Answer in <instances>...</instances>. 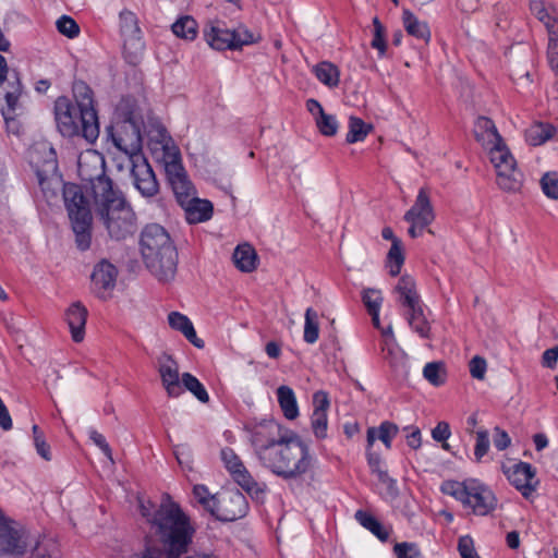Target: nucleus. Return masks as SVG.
Instances as JSON below:
<instances>
[{"instance_id": "5fc2aeb1", "label": "nucleus", "mask_w": 558, "mask_h": 558, "mask_svg": "<svg viewBox=\"0 0 558 558\" xmlns=\"http://www.w3.org/2000/svg\"><path fill=\"white\" fill-rule=\"evenodd\" d=\"M193 494L198 502L202 504L204 508L211 513L217 501V495L211 496L207 487L204 485H195L193 488Z\"/></svg>"}, {"instance_id": "f3484780", "label": "nucleus", "mask_w": 558, "mask_h": 558, "mask_svg": "<svg viewBox=\"0 0 558 558\" xmlns=\"http://www.w3.org/2000/svg\"><path fill=\"white\" fill-rule=\"evenodd\" d=\"M118 269L107 259H101L92 272V290L99 299H107L113 291L117 282Z\"/></svg>"}, {"instance_id": "20e7f679", "label": "nucleus", "mask_w": 558, "mask_h": 558, "mask_svg": "<svg viewBox=\"0 0 558 558\" xmlns=\"http://www.w3.org/2000/svg\"><path fill=\"white\" fill-rule=\"evenodd\" d=\"M140 248L145 266L159 281L167 282L174 278L178 253L162 226L147 225L141 232Z\"/></svg>"}, {"instance_id": "8fccbe9b", "label": "nucleus", "mask_w": 558, "mask_h": 558, "mask_svg": "<svg viewBox=\"0 0 558 558\" xmlns=\"http://www.w3.org/2000/svg\"><path fill=\"white\" fill-rule=\"evenodd\" d=\"M541 186L547 197L558 199V174L556 172L545 173L541 179Z\"/></svg>"}, {"instance_id": "7c9ffc66", "label": "nucleus", "mask_w": 558, "mask_h": 558, "mask_svg": "<svg viewBox=\"0 0 558 558\" xmlns=\"http://www.w3.org/2000/svg\"><path fill=\"white\" fill-rule=\"evenodd\" d=\"M233 262L241 271L251 272L257 266L256 251L247 243L240 244L234 250Z\"/></svg>"}, {"instance_id": "69168bd1", "label": "nucleus", "mask_w": 558, "mask_h": 558, "mask_svg": "<svg viewBox=\"0 0 558 558\" xmlns=\"http://www.w3.org/2000/svg\"><path fill=\"white\" fill-rule=\"evenodd\" d=\"M511 440L509 435L500 429L499 427L495 428V436H494V445L498 450H505L509 447Z\"/></svg>"}, {"instance_id": "13d9d810", "label": "nucleus", "mask_w": 558, "mask_h": 558, "mask_svg": "<svg viewBox=\"0 0 558 558\" xmlns=\"http://www.w3.org/2000/svg\"><path fill=\"white\" fill-rule=\"evenodd\" d=\"M458 551L461 558H480L475 550L474 542L469 535H464L459 538Z\"/></svg>"}, {"instance_id": "c85d7f7f", "label": "nucleus", "mask_w": 558, "mask_h": 558, "mask_svg": "<svg viewBox=\"0 0 558 558\" xmlns=\"http://www.w3.org/2000/svg\"><path fill=\"white\" fill-rule=\"evenodd\" d=\"M395 290L400 294L401 304L408 307V310L421 305L420 296L415 289V281L411 276L403 275L399 279Z\"/></svg>"}, {"instance_id": "ea45409f", "label": "nucleus", "mask_w": 558, "mask_h": 558, "mask_svg": "<svg viewBox=\"0 0 558 558\" xmlns=\"http://www.w3.org/2000/svg\"><path fill=\"white\" fill-rule=\"evenodd\" d=\"M314 73L317 80L324 85L332 88L339 84V70L338 68L328 61H323L314 68Z\"/></svg>"}, {"instance_id": "f704fd0d", "label": "nucleus", "mask_w": 558, "mask_h": 558, "mask_svg": "<svg viewBox=\"0 0 558 558\" xmlns=\"http://www.w3.org/2000/svg\"><path fill=\"white\" fill-rule=\"evenodd\" d=\"M277 398L283 415L288 420L299 416V408L293 390L288 386H280L277 389Z\"/></svg>"}, {"instance_id": "9d476101", "label": "nucleus", "mask_w": 558, "mask_h": 558, "mask_svg": "<svg viewBox=\"0 0 558 558\" xmlns=\"http://www.w3.org/2000/svg\"><path fill=\"white\" fill-rule=\"evenodd\" d=\"M207 44L216 50H236L255 43L254 35L244 26L228 29L219 19L208 20L203 29Z\"/></svg>"}, {"instance_id": "4d7b16f0", "label": "nucleus", "mask_w": 558, "mask_h": 558, "mask_svg": "<svg viewBox=\"0 0 558 558\" xmlns=\"http://www.w3.org/2000/svg\"><path fill=\"white\" fill-rule=\"evenodd\" d=\"M476 442L474 448V456L476 462H480L482 458L488 452L489 449V435L486 429H478L476 433Z\"/></svg>"}, {"instance_id": "864d4df0", "label": "nucleus", "mask_w": 558, "mask_h": 558, "mask_svg": "<svg viewBox=\"0 0 558 558\" xmlns=\"http://www.w3.org/2000/svg\"><path fill=\"white\" fill-rule=\"evenodd\" d=\"M32 429H33L34 446L36 448L37 453L46 461H50L51 460L50 446L46 442L44 433L39 429V427L37 425H34Z\"/></svg>"}, {"instance_id": "4c0bfd02", "label": "nucleus", "mask_w": 558, "mask_h": 558, "mask_svg": "<svg viewBox=\"0 0 558 558\" xmlns=\"http://www.w3.org/2000/svg\"><path fill=\"white\" fill-rule=\"evenodd\" d=\"M354 517L363 527L372 532L380 541L385 542L388 539L389 532L374 515L366 511L357 510Z\"/></svg>"}, {"instance_id": "774afa93", "label": "nucleus", "mask_w": 558, "mask_h": 558, "mask_svg": "<svg viewBox=\"0 0 558 558\" xmlns=\"http://www.w3.org/2000/svg\"><path fill=\"white\" fill-rule=\"evenodd\" d=\"M409 433L407 434V444L409 447L413 449H417L421 447V430L417 427H407L404 428Z\"/></svg>"}, {"instance_id": "052dcab7", "label": "nucleus", "mask_w": 558, "mask_h": 558, "mask_svg": "<svg viewBox=\"0 0 558 558\" xmlns=\"http://www.w3.org/2000/svg\"><path fill=\"white\" fill-rule=\"evenodd\" d=\"M393 551L398 558H416L420 556V549L414 543H397Z\"/></svg>"}, {"instance_id": "f257e3e1", "label": "nucleus", "mask_w": 558, "mask_h": 558, "mask_svg": "<svg viewBox=\"0 0 558 558\" xmlns=\"http://www.w3.org/2000/svg\"><path fill=\"white\" fill-rule=\"evenodd\" d=\"M140 510L142 515L156 527V533L165 546L163 549L157 546H147L144 558H180L187 551L194 529L177 504H162L150 515V507L140 501Z\"/></svg>"}, {"instance_id": "aec40b11", "label": "nucleus", "mask_w": 558, "mask_h": 558, "mask_svg": "<svg viewBox=\"0 0 558 558\" xmlns=\"http://www.w3.org/2000/svg\"><path fill=\"white\" fill-rule=\"evenodd\" d=\"M43 154L46 156V158L41 165H39L38 160L35 159L33 154L31 155V163L36 173L38 185L40 186L41 191L46 193L51 190L53 182H58V161L52 147L44 146Z\"/></svg>"}, {"instance_id": "e2e57ef3", "label": "nucleus", "mask_w": 558, "mask_h": 558, "mask_svg": "<svg viewBox=\"0 0 558 558\" xmlns=\"http://www.w3.org/2000/svg\"><path fill=\"white\" fill-rule=\"evenodd\" d=\"M89 439L104 452V454L112 461V451L104 435L96 429L90 428L88 432Z\"/></svg>"}, {"instance_id": "72a5a7b5", "label": "nucleus", "mask_w": 558, "mask_h": 558, "mask_svg": "<svg viewBox=\"0 0 558 558\" xmlns=\"http://www.w3.org/2000/svg\"><path fill=\"white\" fill-rule=\"evenodd\" d=\"M154 155L165 163L166 173L172 171V166L175 170H181L183 167L180 150L173 140L159 146V153Z\"/></svg>"}, {"instance_id": "680f3d73", "label": "nucleus", "mask_w": 558, "mask_h": 558, "mask_svg": "<svg viewBox=\"0 0 558 558\" xmlns=\"http://www.w3.org/2000/svg\"><path fill=\"white\" fill-rule=\"evenodd\" d=\"M469 367H470V373L473 378H476L480 380L484 379L486 368H487V363L484 357L475 355L470 361Z\"/></svg>"}, {"instance_id": "bf43d9fd", "label": "nucleus", "mask_w": 558, "mask_h": 558, "mask_svg": "<svg viewBox=\"0 0 558 558\" xmlns=\"http://www.w3.org/2000/svg\"><path fill=\"white\" fill-rule=\"evenodd\" d=\"M178 463L182 469L192 470V451L186 445H178L173 449Z\"/></svg>"}, {"instance_id": "3c124183", "label": "nucleus", "mask_w": 558, "mask_h": 558, "mask_svg": "<svg viewBox=\"0 0 558 558\" xmlns=\"http://www.w3.org/2000/svg\"><path fill=\"white\" fill-rule=\"evenodd\" d=\"M57 29L69 38H75L80 34L78 24L68 15H62L56 23Z\"/></svg>"}, {"instance_id": "4468645a", "label": "nucleus", "mask_w": 558, "mask_h": 558, "mask_svg": "<svg viewBox=\"0 0 558 558\" xmlns=\"http://www.w3.org/2000/svg\"><path fill=\"white\" fill-rule=\"evenodd\" d=\"M248 509L245 496L239 490H228L217 495L211 514L223 522H232L243 518Z\"/></svg>"}, {"instance_id": "423d86ee", "label": "nucleus", "mask_w": 558, "mask_h": 558, "mask_svg": "<svg viewBox=\"0 0 558 558\" xmlns=\"http://www.w3.org/2000/svg\"><path fill=\"white\" fill-rule=\"evenodd\" d=\"M94 210L111 240L123 241L137 229L136 215L118 189L96 198Z\"/></svg>"}, {"instance_id": "79ce46f5", "label": "nucleus", "mask_w": 558, "mask_h": 558, "mask_svg": "<svg viewBox=\"0 0 558 558\" xmlns=\"http://www.w3.org/2000/svg\"><path fill=\"white\" fill-rule=\"evenodd\" d=\"M319 338V316L318 313L308 307L304 314V332L303 339L306 343L313 344Z\"/></svg>"}, {"instance_id": "c9c22d12", "label": "nucleus", "mask_w": 558, "mask_h": 558, "mask_svg": "<svg viewBox=\"0 0 558 558\" xmlns=\"http://www.w3.org/2000/svg\"><path fill=\"white\" fill-rule=\"evenodd\" d=\"M407 319L412 330L421 338H430V326L422 305L408 310Z\"/></svg>"}, {"instance_id": "a19ab883", "label": "nucleus", "mask_w": 558, "mask_h": 558, "mask_svg": "<svg viewBox=\"0 0 558 558\" xmlns=\"http://www.w3.org/2000/svg\"><path fill=\"white\" fill-rule=\"evenodd\" d=\"M556 133L555 126L548 123H535L526 131V140L533 146L544 144Z\"/></svg>"}, {"instance_id": "49530a36", "label": "nucleus", "mask_w": 558, "mask_h": 558, "mask_svg": "<svg viewBox=\"0 0 558 558\" xmlns=\"http://www.w3.org/2000/svg\"><path fill=\"white\" fill-rule=\"evenodd\" d=\"M181 380L185 389L193 393L198 401L202 403H207L209 401V396L204 385L195 376L190 373H183Z\"/></svg>"}, {"instance_id": "c03bdc74", "label": "nucleus", "mask_w": 558, "mask_h": 558, "mask_svg": "<svg viewBox=\"0 0 558 558\" xmlns=\"http://www.w3.org/2000/svg\"><path fill=\"white\" fill-rule=\"evenodd\" d=\"M349 132L345 141L349 144L362 142L368 133L372 132L373 125L365 123L361 118L351 116L349 118Z\"/></svg>"}, {"instance_id": "f03ea898", "label": "nucleus", "mask_w": 558, "mask_h": 558, "mask_svg": "<svg viewBox=\"0 0 558 558\" xmlns=\"http://www.w3.org/2000/svg\"><path fill=\"white\" fill-rule=\"evenodd\" d=\"M73 93L75 104L68 97H59L54 102L57 128L65 137L82 136L94 143L99 136V123L93 92L84 82H76Z\"/></svg>"}, {"instance_id": "bb28decb", "label": "nucleus", "mask_w": 558, "mask_h": 558, "mask_svg": "<svg viewBox=\"0 0 558 558\" xmlns=\"http://www.w3.org/2000/svg\"><path fill=\"white\" fill-rule=\"evenodd\" d=\"M189 204H182L185 219L189 223H199L209 220L213 216V204L207 199H201L196 195L189 198Z\"/></svg>"}, {"instance_id": "5701e85b", "label": "nucleus", "mask_w": 558, "mask_h": 558, "mask_svg": "<svg viewBox=\"0 0 558 558\" xmlns=\"http://www.w3.org/2000/svg\"><path fill=\"white\" fill-rule=\"evenodd\" d=\"M26 548L24 532L12 527L8 521L0 518V554L23 555Z\"/></svg>"}, {"instance_id": "de8ad7c7", "label": "nucleus", "mask_w": 558, "mask_h": 558, "mask_svg": "<svg viewBox=\"0 0 558 558\" xmlns=\"http://www.w3.org/2000/svg\"><path fill=\"white\" fill-rule=\"evenodd\" d=\"M424 378L434 386H441L446 381V369L440 362L427 363L423 368Z\"/></svg>"}, {"instance_id": "393cba45", "label": "nucleus", "mask_w": 558, "mask_h": 558, "mask_svg": "<svg viewBox=\"0 0 558 558\" xmlns=\"http://www.w3.org/2000/svg\"><path fill=\"white\" fill-rule=\"evenodd\" d=\"M167 177L180 206L182 204H189V198L194 197L196 192L184 168L182 167L181 170H175V168L172 167V171L168 172Z\"/></svg>"}, {"instance_id": "2eb2a0df", "label": "nucleus", "mask_w": 558, "mask_h": 558, "mask_svg": "<svg viewBox=\"0 0 558 558\" xmlns=\"http://www.w3.org/2000/svg\"><path fill=\"white\" fill-rule=\"evenodd\" d=\"M131 163V177L140 194L150 199L159 193V183L155 172L144 155H135Z\"/></svg>"}, {"instance_id": "0eeeda50", "label": "nucleus", "mask_w": 558, "mask_h": 558, "mask_svg": "<svg viewBox=\"0 0 558 558\" xmlns=\"http://www.w3.org/2000/svg\"><path fill=\"white\" fill-rule=\"evenodd\" d=\"M440 492L460 501L475 515H488L497 508L498 500L494 492L476 478H468L463 482L444 481Z\"/></svg>"}, {"instance_id": "6e6552de", "label": "nucleus", "mask_w": 558, "mask_h": 558, "mask_svg": "<svg viewBox=\"0 0 558 558\" xmlns=\"http://www.w3.org/2000/svg\"><path fill=\"white\" fill-rule=\"evenodd\" d=\"M63 198L76 246L86 251L92 244L93 215L82 189L73 183L64 184Z\"/></svg>"}, {"instance_id": "a211bd4d", "label": "nucleus", "mask_w": 558, "mask_h": 558, "mask_svg": "<svg viewBox=\"0 0 558 558\" xmlns=\"http://www.w3.org/2000/svg\"><path fill=\"white\" fill-rule=\"evenodd\" d=\"M157 368L162 387L168 397H179L183 392V389L180 383L179 365L177 361L171 355L162 353L157 359Z\"/></svg>"}, {"instance_id": "6e6d98bb", "label": "nucleus", "mask_w": 558, "mask_h": 558, "mask_svg": "<svg viewBox=\"0 0 558 558\" xmlns=\"http://www.w3.org/2000/svg\"><path fill=\"white\" fill-rule=\"evenodd\" d=\"M373 25H374V37H373L371 45L374 49L378 50L379 56H384L386 52L385 27L380 23L378 17H374Z\"/></svg>"}, {"instance_id": "603ef678", "label": "nucleus", "mask_w": 558, "mask_h": 558, "mask_svg": "<svg viewBox=\"0 0 558 558\" xmlns=\"http://www.w3.org/2000/svg\"><path fill=\"white\" fill-rule=\"evenodd\" d=\"M362 301L367 312L380 310L383 303L381 292L373 288L364 289L362 292Z\"/></svg>"}, {"instance_id": "ddd939ff", "label": "nucleus", "mask_w": 558, "mask_h": 558, "mask_svg": "<svg viewBox=\"0 0 558 558\" xmlns=\"http://www.w3.org/2000/svg\"><path fill=\"white\" fill-rule=\"evenodd\" d=\"M8 80L5 90V102L7 108L2 109V116L8 126L10 123H14V117L16 109L19 108V100L23 94V85L21 83L20 74L16 71H12L10 74L5 58L0 54V87Z\"/></svg>"}, {"instance_id": "dca6fc26", "label": "nucleus", "mask_w": 558, "mask_h": 558, "mask_svg": "<svg viewBox=\"0 0 558 558\" xmlns=\"http://www.w3.org/2000/svg\"><path fill=\"white\" fill-rule=\"evenodd\" d=\"M221 459L226 465V468L231 473L234 481L248 494H258L263 493V489L259 487L258 483L248 473L240 458L234 453V451L230 448H225L221 450Z\"/></svg>"}, {"instance_id": "a18cd8bd", "label": "nucleus", "mask_w": 558, "mask_h": 558, "mask_svg": "<svg viewBox=\"0 0 558 558\" xmlns=\"http://www.w3.org/2000/svg\"><path fill=\"white\" fill-rule=\"evenodd\" d=\"M404 263V254L401 241H395L387 254V265L389 274L396 277L400 274L401 267Z\"/></svg>"}, {"instance_id": "1a4fd4ad", "label": "nucleus", "mask_w": 558, "mask_h": 558, "mask_svg": "<svg viewBox=\"0 0 558 558\" xmlns=\"http://www.w3.org/2000/svg\"><path fill=\"white\" fill-rule=\"evenodd\" d=\"M77 173L94 201L116 190L106 175L105 158L97 150L86 149L78 155Z\"/></svg>"}, {"instance_id": "473e14b6", "label": "nucleus", "mask_w": 558, "mask_h": 558, "mask_svg": "<svg viewBox=\"0 0 558 558\" xmlns=\"http://www.w3.org/2000/svg\"><path fill=\"white\" fill-rule=\"evenodd\" d=\"M398 426L391 422H383L378 428L371 427L367 429V446L372 447L376 439L384 442L386 448L391 447V439L398 434Z\"/></svg>"}, {"instance_id": "338daca9", "label": "nucleus", "mask_w": 558, "mask_h": 558, "mask_svg": "<svg viewBox=\"0 0 558 558\" xmlns=\"http://www.w3.org/2000/svg\"><path fill=\"white\" fill-rule=\"evenodd\" d=\"M558 360V345L547 349L542 356V364L545 367L554 368Z\"/></svg>"}, {"instance_id": "09e8293b", "label": "nucleus", "mask_w": 558, "mask_h": 558, "mask_svg": "<svg viewBox=\"0 0 558 558\" xmlns=\"http://www.w3.org/2000/svg\"><path fill=\"white\" fill-rule=\"evenodd\" d=\"M316 125L319 132L325 136H333L338 130V122L335 116L324 112L316 117Z\"/></svg>"}, {"instance_id": "39448f33", "label": "nucleus", "mask_w": 558, "mask_h": 558, "mask_svg": "<svg viewBox=\"0 0 558 558\" xmlns=\"http://www.w3.org/2000/svg\"><path fill=\"white\" fill-rule=\"evenodd\" d=\"M259 462L283 480H296L310 471L313 457L307 444L295 433H289L282 441L269 449Z\"/></svg>"}, {"instance_id": "7ed1b4c3", "label": "nucleus", "mask_w": 558, "mask_h": 558, "mask_svg": "<svg viewBox=\"0 0 558 558\" xmlns=\"http://www.w3.org/2000/svg\"><path fill=\"white\" fill-rule=\"evenodd\" d=\"M474 136L489 151L490 162L496 170L497 185L505 192L517 193L523 186L524 177L517 161L487 117H478L474 124Z\"/></svg>"}, {"instance_id": "c756f323", "label": "nucleus", "mask_w": 558, "mask_h": 558, "mask_svg": "<svg viewBox=\"0 0 558 558\" xmlns=\"http://www.w3.org/2000/svg\"><path fill=\"white\" fill-rule=\"evenodd\" d=\"M383 352L384 359L389 362L396 373H408V355L396 342L390 343L384 340Z\"/></svg>"}, {"instance_id": "e433bc0d", "label": "nucleus", "mask_w": 558, "mask_h": 558, "mask_svg": "<svg viewBox=\"0 0 558 558\" xmlns=\"http://www.w3.org/2000/svg\"><path fill=\"white\" fill-rule=\"evenodd\" d=\"M531 13L545 26V28L558 21V10L554 4H546L543 0L530 2Z\"/></svg>"}, {"instance_id": "412c9836", "label": "nucleus", "mask_w": 558, "mask_h": 558, "mask_svg": "<svg viewBox=\"0 0 558 558\" xmlns=\"http://www.w3.org/2000/svg\"><path fill=\"white\" fill-rule=\"evenodd\" d=\"M403 219L407 222L428 227L435 219L434 208L430 202L427 187H421L412 207L404 214Z\"/></svg>"}, {"instance_id": "6ab92c4d", "label": "nucleus", "mask_w": 558, "mask_h": 558, "mask_svg": "<svg viewBox=\"0 0 558 558\" xmlns=\"http://www.w3.org/2000/svg\"><path fill=\"white\" fill-rule=\"evenodd\" d=\"M120 31L124 40V50L134 56L143 52L144 43L141 36V28L136 15L123 10L120 13Z\"/></svg>"}, {"instance_id": "cd10ccee", "label": "nucleus", "mask_w": 558, "mask_h": 558, "mask_svg": "<svg viewBox=\"0 0 558 558\" xmlns=\"http://www.w3.org/2000/svg\"><path fill=\"white\" fill-rule=\"evenodd\" d=\"M168 323L174 330L180 331L193 345L203 349L205 343L197 337L194 326L190 318L179 312H171L168 315Z\"/></svg>"}, {"instance_id": "37998d69", "label": "nucleus", "mask_w": 558, "mask_h": 558, "mask_svg": "<svg viewBox=\"0 0 558 558\" xmlns=\"http://www.w3.org/2000/svg\"><path fill=\"white\" fill-rule=\"evenodd\" d=\"M173 34L177 37L193 40L197 36V22L189 15L181 16L177 22H174L171 26Z\"/></svg>"}, {"instance_id": "2f4dec72", "label": "nucleus", "mask_w": 558, "mask_h": 558, "mask_svg": "<svg viewBox=\"0 0 558 558\" xmlns=\"http://www.w3.org/2000/svg\"><path fill=\"white\" fill-rule=\"evenodd\" d=\"M402 21L409 35L424 41L429 40L430 31L427 23L420 21L410 10H403Z\"/></svg>"}, {"instance_id": "9b49d317", "label": "nucleus", "mask_w": 558, "mask_h": 558, "mask_svg": "<svg viewBox=\"0 0 558 558\" xmlns=\"http://www.w3.org/2000/svg\"><path fill=\"white\" fill-rule=\"evenodd\" d=\"M107 132L113 145L129 157V161L133 160L135 155H143L140 122L132 112L107 128Z\"/></svg>"}, {"instance_id": "a878e982", "label": "nucleus", "mask_w": 558, "mask_h": 558, "mask_svg": "<svg viewBox=\"0 0 558 558\" xmlns=\"http://www.w3.org/2000/svg\"><path fill=\"white\" fill-rule=\"evenodd\" d=\"M87 314L86 307L81 302L73 303L65 312V319L75 342L84 339Z\"/></svg>"}, {"instance_id": "4be33fe9", "label": "nucleus", "mask_w": 558, "mask_h": 558, "mask_svg": "<svg viewBox=\"0 0 558 558\" xmlns=\"http://www.w3.org/2000/svg\"><path fill=\"white\" fill-rule=\"evenodd\" d=\"M508 480L519 489L525 498L535 490L538 481L535 478V469L526 462L515 463L505 471Z\"/></svg>"}, {"instance_id": "b1692460", "label": "nucleus", "mask_w": 558, "mask_h": 558, "mask_svg": "<svg viewBox=\"0 0 558 558\" xmlns=\"http://www.w3.org/2000/svg\"><path fill=\"white\" fill-rule=\"evenodd\" d=\"M314 411L311 416V425L314 435L319 438H326L328 417L327 410L329 408V399L327 392L319 390L313 395Z\"/></svg>"}, {"instance_id": "0e129e2a", "label": "nucleus", "mask_w": 558, "mask_h": 558, "mask_svg": "<svg viewBox=\"0 0 558 558\" xmlns=\"http://www.w3.org/2000/svg\"><path fill=\"white\" fill-rule=\"evenodd\" d=\"M451 436V429L447 422H439L432 429V437L435 441H446Z\"/></svg>"}, {"instance_id": "58836bf2", "label": "nucleus", "mask_w": 558, "mask_h": 558, "mask_svg": "<svg viewBox=\"0 0 558 558\" xmlns=\"http://www.w3.org/2000/svg\"><path fill=\"white\" fill-rule=\"evenodd\" d=\"M147 135L148 146L153 154H158L159 146L165 143H170V140H172L167 129L158 121H154L149 124Z\"/></svg>"}, {"instance_id": "f8f14e48", "label": "nucleus", "mask_w": 558, "mask_h": 558, "mask_svg": "<svg viewBox=\"0 0 558 558\" xmlns=\"http://www.w3.org/2000/svg\"><path fill=\"white\" fill-rule=\"evenodd\" d=\"M251 442L258 460L289 434H282V427L274 420H263L247 427Z\"/></svg>"}]
</instances>
